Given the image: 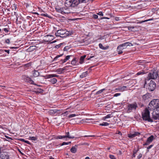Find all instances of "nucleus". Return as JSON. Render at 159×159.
<instances>
[{
	"label": "nucleus",
	"instance_id": "nucleus-54",
	"mask_svg": "<svg viewBox=\"0 0 159 159\" xmlns=\"http://www.w3.org/2000/svg\"><path fill=\"white\" fill-rule=\"evenodd\" d=\"M98 15L101 16H103V14L102 12L100 11L99 12L98 14Z\"/></svg>",
	"mask_w": 159,
	"mask_h": 159
},
{
	"label": "nucleus",
	"instance_id": "nucleus-55",
	"mask_svg": "<svg viewBox=\"0 0 159 159\" xmlns=\"http://www.w3.org/2000/svg\"><path fill=\"white\" fill-rule=\"evenodd\" d=\"M6 43L9 44L10 43V40L9 39H7L5 40Z\"/></svg>",
	"mask_w": 159,
	"mask_h": 159
},
{
	"label": "nucleus",
	"instance_id": "nucleus-46",
	"mask_svg": "<svg viewBox=\"0 0 159 159\" xmlns=\"http://www.w3.org/2000/svg\"><path fill=\"white\" fill-rule=\"evenodd\" d=\"M41 15L42 16H44L48 17V18H50V16H49V15H48L47 14H41Z\"/></svg>",
	"mask_w": 159,
	"mask_h": 159
},
{
	"label": "nucleus",
	"instance_id": "nucleus-29",
	"mask_svg": "<svg viewBox=\"0 0 159 159\" xmlns=\"http://www.w3.org/2000/svg\"><path fill=\"white\" fill-rule=\"evenodd\" d=\"M153 109V111L155 112H157V113H159V106H157L156 107H155Z\"/></svg>",
	"mask_w": 159,
	"mask_h": 159
},
{
	"label": "nucleus",
	"instance_id": "nucleus-19",
	"mask_svg": "<svg viewBox=\"0 0 159 159\" xmlns=\"http://www.w3.org/2000/svg\"><path fill=\"white\" fill-rule=\"evenodd\" d=\"M75 146H76V147H77V146L76 145L75 146L72 147L70 149V150L71 152L75 153L76 152L77 149V148L75 147Z\"/></svg>",
	"mask_w": 159,
	"mask_h": 159
},
{
	"label": "nucleus",
	"instance_id": "nucleus-56",
	"mask_svg": "<svg viewBox=\"0 0 159 159\" xmlns=\"http://www.w3.org/2000/svg\"><path fill=\"white\" fill-rule=\"evenodd\" d=\"M142 157V154L140 153L139 154V155L138 156V158L139 159L140 158Z\"/></svg>",
	"mask_w": 159,
	"mask_h": 159
},
{
	"label": "nucleus",
	"instance_id": "nucleus-60",
	"mask_svg": "<svg viewBox=\"0 0 159 159\" xmlns=\"http://www.w3.org/2000/svg\"><path fill=\"white\" fill-rule=\"evenodd\" d=\"M25 142L27 143V144H31V143H30L28 141H27V140H25Z\"/></svg>",
	"mask_w": 159,
	"mask_h": 159
},
{
	"label": "nucleus",
	"instance_id": "nucleus-15",
	"mask_svg": "<svg viewBox=\"0 0 159 159\" xmlns=\"http://www.w3.org/2000/svg\"><path fill=\"white\" fill-rule=\"evenodd\" d=\"M124 48L122 47L121 45H119L118 47L117 48V51L118 52V54H122L123 53V52L122 50L124 49Z\"/></svg>",
	"mask_w": 159,
	"mask_h": 159
},
{
	"label": "nucleus",
	"instance_id": "nucleus-31",
	"mask_svg": "<svg viewBox=\"0 0 159 159\" xmlns=\"http://www.w3.org/2000/svg\"><path fill=\"white\" fill-rule=\"evenodd\" d=\"M109 125V124L107 123V122H104L100 124L99 125L100 126H107L108 125Z\"/></svg>",
	"mask_w": 159,
	"mask_h": 159
},
{
	"label": "nucleus",
	"instance_id": "nucleus-62",
	"mask_svg": "<svg viewBox=\"0 0 159 159\" xmlns=\"http://www.w3.org/2000/svg\"><path fill=\"white\" fill-rule=\"evenodd\" d=\"M19 140L23 142H25V140L24 139H19Z\"/></svg>",
	"mask_w": 159,
	"mask_h": 159
},
{
	"label": "nucleus",
	"instance_id": "nucleus-7",
	"mask_svg": "<svg viewBox=\"0 0 159 159\" xmlns=\"http://www.w3.org/2000/svg\"><path fill=\"white\" fill-rule=\"evenodd\" d=\"M156 87L155 83L152 80H151L148 87V89L150 91H153Z\"/></svg>",
	"mask_w": 159,
	"mask_h": 159
},
{
	"label": "nucleus",
	"instance_id": "nucleus-61",
	"mask_svg": "<svg viewBox=\"0 0 159 159\" xmlns=\"http://www.w3.org/2000/svg\"><path fill=\"white\" fill-rule=\"evenodd\" d=\"M95 136L93 135H85L84 137H94Z\"/></svg>",
	"mask_w": 159,
	"mask_h": 159
},
{
	"label": "nucleus",
	"instance_id": "nucleus-18",
	"mask_svg": "<svg viewBox=\"0 0 159 159\" xmlns=\"http://www.w3.org/2000/svg\"><path fill=\"white\" fill-rule=\"evenodd\" d=\"M126 88V86H123L122 87H119L117 88L116 89V90H118L121 91H123L125 90Z\"/></svg>",
	"mask_w": 159,
	"mask_h": 159
},
{
	"label": "nucleus",
	"instance_id": "nucleus-40",
	"mask_svg": "<svg viewBox=\"0 0 159 159\" xmlns=\"http://www.w3.org/2000/svg\"><path fill=\"white\" fill-rule=\"evenodd\" d=\"M56 138L57 139H64L65 138V137L64 136H61V135H60L58 136Z\"/></svg>",
	"mask_w": 159,
	"mask_h": 159
},
{
	"label": "nucleus",
	"instance_id": "nucleus-23",
	"mask_svg": "<svg viewBox=\"0 0 159 159\" xmlns=\"http://www.w3.org/2000/svg\"><path fill=\"white\" fill-rule=\"evenodd\" d=\"M154 136L153 135H151L150 137H148L147 140L148 142H149L150 143L152 142L153 140L154 139Z\"/></svg>",
	"mask_w": 159,
	"mask_h": 159
},
{
	"label": "nucleus",
	"instance_id": "nucleus-1",
	"mask_svg": "<svg viewBox=\"0 0 159 159\" xmlns=\"http://www.w3.org/2000/svg\"><path fill=\"white\" fill-rule=\"evenodd\" d=\"M142 118L144 120L151 122L153 121V120L150 118V112L147 108H146L144 112H142Z\"/></svg>",
	"mask_w": 159,
	"mask_h": 159
},
{
	"label": "nucleus",
	"instance_id": "nucleus-35",
	"mask_svg": "<svg viewBox=\"0 0 159 159\" xmlns=\"http://www.w3.org/2000/svg\"><path fill=\"white\" fill-rule=\"evenodd\" d=\"M136 26H129L128 27V30L131 31H134V30H133V29H134Z\"/></svg>",
	"mask_w": 159,
	"mask_h": 159
},
{
	"label": "nucleus",
	"instance_id": "nucleus-4",
	"mask_svg": "<svg viewBox=\"0 0 159 159\" xmlns=\"http://www.w3.org/2000/svg\"><path fill=\"white\" fill-rule=\"evenodd\" d=\"M157 77H159V75L158 74V72L155 70L154 71H151L149 73L148 75V79H156Z\"/></svg>",
	"mask_w": 159,
	"mask_h": 159
},
{
	"label": "nucleus",
	"instance_id": "nucleus-45",
	"mask_svg": "<svg viewBox=\"0 0 159 159\" xmlns=\"http://www.w3.org/2000/svg\"><path fill=\"white\" fill-rule=\"evenodd\" d=\"M148 95H144L143 97V98L144 100H146L148 99Z\"/></svg>",
	"mask_w": 159,
	"mask_h": 159
},
{
	"label": "nucleus",
	"instance_id": "nucleus-10",
	"mask_svg": "<svg viewBox=\"0 0 159 159\" xmlns=\"http://www.w3.org/2000/svg\"><path fill=\"white\" fill-rule=\"evenodd\" d=\"M120 45H121L123 48H124V49H125L128 46H131L133 45L131 43L129 42H127Z\"/></svg>",
	"mask_w": 159,
	"mask_h": 159
},
{
	"label": "nucleus",
	"instance_id": "nucleus-33",
	"mask_svg": "<svg viewBox=\"0 0 159 159\" xmlns=\"http://www.w3.org/2000/svg\"><path fill=\"white\" fill-rule=\"evenodd\" d=\"M56 72H58V74H61L62 73V71L61 68H59L56 70Z\"/></svg>",
	"mask_w": 159,
	"mask_h": 159
},
{
	"label": "nucleus",
	"instance_id": "nucleus-34",
	"mask_svg": "<svg viewBox=\"0 0 159 159\" xmlns=\"http://www.w3.org/2000/svg\"><path fill=\"white\" fill-rule=\"evenodd\" d=\"M76 61L75 58H74L71 61V63L73 65H76Z\"/></svg>",
	"mask_w": 159,
	"mask_h": 159
},
{
	"label": "nucleus",
	"instance_id": "nucleus-49",
	"mask_svg": "<svg viewBox=\"0 0 159 159\" xmlns=\"http://www.w3.org/2000/svg\"><path fill=\"white\" fill-rule=\"evenodd\" d=\"M63 43H61L55 46V48H59L62 44Z\"/></svg>",
	"mask_w": 159,
	"mask_h": 159
},
{
	"label": "nucleus",
	"instance_id": "nucleus-11",
	"mask_svg": "<svg viewBox=\"0 0 159 159\" xmlns=\"http://www.w3.org/2000/svg\"><path fill=\"white\" fill-rule=\"evenodd\" d=\"M140 133L137 132H134V134H128V137L129 138H133L135 137L136 136H138L139 134H140Z\"/></svg>",
	"mask_w": 159,
	"mask_h": 159
},
{
	"label": "nucleus",
	"instance_id": "nucleus-13",
	"mask_svg": "<svg viewBox=\"0 0 159 159\" xmlns=\"http://www.w3.org/2000/svg\"><path fill=\"white\" fill-rule=\"evenodd\" d=\"M56 11L59 13H60L62 14H64L65 13H68L64 11V8L62 7H60V8H56Z\"/></svg>",
	"mask_w": 159,
	"mask_h": 159
},
{
	"label": "nucleus",
	"instance_id": "nucleus-37",
	"mask_svg": "<svg viewBox=\"0 0 159 159\" xmlns=\"http://www.w3.org/2000/svg\"><path fill=\"white\" fill-rule=\"evenodd\" d=\"M63 54H61L59 55H58L57 56H56L53 59V61H56L58 58L59 57L62 56L63 55Z\"/></svg>",
	"mask_w": 159,
	"mask_h": 159
},
{
	"label": "nucleus",
	"instance_id": "nucleus-57",
	"mask_svg": "<svg viewBox=\"0 0 159 159\" xmlns=\"http://www.w3.org/2000/svg\"><path fill=\"white\" fill-rule=\"evenodd\" d=\"M150 143L149 142H148V141L147 140L146 142L144 145H149Z\"/></svg>",
	"mask_w": 159,
	"mask_h": 159
},
{
	"label": "nucleus",
	"instance_id": "nucleus-30",
	"mask_svg": "<svg viewBox=\"0 0 159 159\" xmlns=\"http://www.w3.org/2000/svg\"><path fill=\"white\" fill-rule=\"evenodd\" d=\"M139 149L137 150L136 149H134L133 151V154L132 155V157H135V154L137 152Z\"/></svg>",
	"mask_w": 159,
	"mask_h": 159
},
{
	"label": "nucleus",
	"instance_id": "nucleus-3",
	"mask_svg": "<svg viewBox=\"0 0 159 159\" xmlns=\"http://www.w3.org/2000/svg\"><path fill=\"white\" fill-rule=\"evenodd\" d=\"M67 31L65 30L61 29L57 31L55 33V35L57 37H60L64 38L66 36Z\"/></svg>",
	"mask_w": 159,
	"mask_h": 159
},
{
	"label": "nucleus",
	"instance_id": "nucleus-2",
	"mask_svg": "<svg viewBox=\"0 0 159 159\" xmlns=\"http://www.w3.org/2000/svg\"><path fill=\"white\" fill-rule=\"evenodd\" d=\"M138 107V105L136 102L129 103L127 107V112L129 113L131 112L133 110H136Z\"/></svg>",
	"mask_w": 159,
	"mask_h": 159
},
{
	"label": "nucleus",
	"instance_id": "nucleus-38",
	"mask_svg": "<svg viewBox=\"0 0 159 159\" xmlns=\"http://www.w3.org/2000/svg\"><path fill=\"white\" fill-rule=\"evenodd\" d=\"M43 91V90L40 89H38L37 91H35V93H40Z\"/></svg>",
	"mask_w": 159,
	"mask_h": 159
},
{
	"label": "nucleus",
	"instance_id": "nucleus-41",
	"mask_svg": "<svg viewBox=\"0 0 159 159\" xmlns=\"http://www.w3.org/2000/svg\"><path fill=\"white\" fill-rule=\"evenodd\" d=\"M70 143H71V142H64L61 144V146H63L65 145H68Z\"/></svg>",
	"mask_w": 159,
	"mask_h": 159
},
{
	"label": "nucleus",
	"instance_id": "nucleus-27",
	"mask_svg": "<svg viewBox=\"0 0 159 159\" xmlns=\"http://www.w3.org/2000/svg\"><path fill=\"white\" fill-rule=\"evenodd\" d=\"M105 90V89H102L98 91H97L95 94L96 95H99V94H101L103 92V91H104Z\"/></svg>",
	"mask_w": 159,
	"mask_h": 159
},
{
	"label": "nucleus",
	"instance_id": "nucleus-21",
	"mask_svg": "<svg viewBox=\"0 0 159 159\" xmlns=\"http://www.w3.org/2000/svg\"><path fill=\"white\" fill-rule=\"evenodd\" d=\"M66 135L64 136L65 137V138H68L69 139H74L75 137L73 136H70L69 134V132H67L66 133Z\"/></svg>",
	"mask_w": 159,
	"mask_h": 159
},
{
	"label": "nucleus",
	"instance_id": "nucleus-26",
	"mask_svg": "<svg viewBox=\"0 0 159 159\" xmlns=\"http://www.w3.org/2000/svg\"><path fill=\"white\" fill-rule=\"evenodd\" d=\"M39 75V72L38 71L34 70L33 73V75L34 77H37Z\"/></svg>",
	"mask_w": 159,
	"mask_h": 159
},
{
	"label": "nucleus",
	"instance_id": "nucleus-44",
	"mask_svg": "<svg viewBox=\"0 0 159 159\" xmlns=\"http://www.w3.org/2000/svg\"><path fill=\"white\" fill-rule=\"evenodd\" d=\"M94 56H91L89 57H87L86 59H87V60H94L93 59H91L94 58Z\"/></svg>",
	"mask_w": 159,
	"mask_h": 159
},
{
	"label": "nucleus",
	"instance_id": "nucleus-28",
	"mask_svg": "<svg viewBox=\"0 0 159 159\" xmlns=\"http://www.w3.org/2000/svg\"><path fill=\"white\" fill-rule=\"evenodd\" d=\"M66 33V36H67L70 35H72L74 33V31L73 30L69 31H67Z\"/></svg>",
	"mask_w": 159,
	"mask_h": 159
},
{
	"label": "nucleus",
	"instance_id": "nucleus-50",
	"mask_svg": "<svg viewBox=\"0 0 159 159\" xmlns=\"http://www.w3.org/2000/svg\"><path fill=\"white\" fill-rule=\"evenodd\" d=\"M93 17L95 19H96L98 18V16L96 15H93Z\"/></svg>",
	"mask_w": 159,
	"mask_h": 159
},
{
	"label": "nucleus",
	"instance_id": "nucleus-20",
	"mask_svg": "<svg viewBox=\"0 0 159 159\" xmlns=\"http://www.w3.org/2000/svg\"><path fill=\"white\" fill-rule=\"evenodd\" d=\"M36 49V46H32L30 47L27 49V50L29 52L35 50Z\"/></svg>",
	"mask_w": 159,
	"mask_h": 159
},
{
	"label": "nucleus",
	"instance_id": "nucleus-64",
	"mask_svg": "<svg viewBox=\"0 0 159 159\" xmlns=\"http://www.w3.org/2000/svg\"><path fill=\"white\" fill-rule=\"evenodd\" d=\"M14 15L16 16V17L17 16V14L15 12H14Z\"/></svg>",
	"mask_w": 159,
	"mask_h": 159
},
{
	"label": "nucleus",
	"instance_id": "nucleus-14",
	"mask_svg": "<svg viewBox=\"0 0 159 159\" xmlns=\"http://www.w3.org/2000/svg\"><path fill=\"white\" fill-rule=\"evenodd\" d=\"M43 76L45 77V78H52L54 77H58L59 76L55 74H52L50 75H47L45 76Z\"/></svg>",
	"mask_w": 159,
	"mask_h": 159
},
{
	"label": "nucleus",
	"instance_id": "nucleus-42",
	"mask_svg": "<svg viewBox=\"0 0 159 159\" xmlns=\"http://www.w3.org/2000/svg\"><path fill=\"white\" fill-rule=\"evenodd\" d=\"M145 74V72L144 71L139 72L137 73L136 74L137 75H141L144 74Z\"/></svg>",
	"mask_w": 159,
	"mask_h": 159
},
{
	"label": "nucleus",
	"instance_id": "nucleus-52",
	"mask_svg": "<svg viewBox=\"0 0 159 159\" xmlns=\"http://www.w3.org/2000/svg\"><path fill=\"white\" fill-rule=\"evenodd\" d=\"M120 95V93H116L114 94V97H117Z\"/></svg>",
	"mask_w": 159,
	"mask_h": 159
},
{
	"label": "nucleus",
	"instance_id": "nucleus-22",
	"mask_svg": "<svg viewBox=\"0 0 159 159\" xmlns=\"http://www.w3.org/2000/svg\"><path fill=\"white\" fill-rule=\"evenodd\" d=\"M1 159H8L9 156L8 154L5 153L2 154L1 155Z\"/></svg>",
	"mask_w": 159,
	"mask_h": 159
},
{
	"label": "nucleus",
	"instance_id": "nucleus-51",
	"mask_svg": "<svg viewBox=\"0 0 159 159\" xmlns=\"http://www.w3.org/2000/svg\"><path fill=\"white\" fill-rule=\"evenodd\" d=\"M70 55H68V56H66L65 59V60L67 61V60H68L70 59Z\"/></svg>",
	"mask_w": 159,
	"mask_h": 159
},
{
	"label": "nucleus",
	"instance_id": "nucleus-53",
	"mask_svg": "<svg viewBox=\"0 0 159 159\" xmlns=\"http://www.w3.org/2000/svg\"><path fill=\"white\" fill-rule=\"evenodd\" d=\"M2 30L6 32H8L9 31L8 29L6 28H4V29H3Z\"/></svg>",
	"mask_w": 159,
	"mask_h": 159
},
{
	"label": "nucleus",
	"instance_id": "nucleus-63",
	"mask_svg": "<svg viewBox=\"0 0 159 159\" xmlns=\"http://www.w3.org/2000/svg\"><path fill=\"white\" fill-rule=\"evenodd\" d=\"M108 46H106V47H104V48H103V50H106L108 48Z\"/></svg>",
	"mask_w": 159,
	"mask_h": 159
},
{
	"label": "nucleus",
	"instance_id": "nucleus-36",
	"mask_svg": "<svg viewBox=\"0 0 159 159\" xmlns=\"http://www.w3.org/2000/svg\"><path fill=\"white\" fill-rule=\"evenodd\" d=\"M151 20V19H148V20H144L140 21L139 22H137V24H141V23H142L143 22H146L148 21H150Z\"/></svg>",
	"mask_w": 159,
	"mask_h": 159
},
{
	"label": "nucleus",
	"instance_id": "nucleus-48",
	"mask_svg": "<svg viewBox=\"0 0 159 159\" xmlns=\"http://www.w3.org/2000/svg\"><path fill=\"white\" fill-rule=\"evenodd\" d=\"M99 46L100 48L103 50V48H104V47L103 46L102 44H101V43H99Z\"/></svg>",
	"mask_w": 159,
	"mask_h": 159
},
{
	"label": "nucleus",
	"instance_id": "nucleus-6",
	"mask_svg": "<svg viewBox=\"0 0 159 159\" xmlns=\"http://www.w3.org/2000/svg\"><path fill=\"white\" fill-rule=\"evenodd\" d=\"M89 1V0H71L72 7L76 6L80 3H86Z\"/></svg>",
	"mask_w": 159,
	"mask_h": 159
},
{
	"label": "nucleus",
	"instance_id": "nucleus-43",
	"mask_svg": "<svg viewBox=\"0 0 159 159\" xmlns=\"http://www.w3.org/2000/svg\"><path fill=\"white\" fill-rule=\"evenodd\" d=\"M77 115L75 114H71L69 115L68 117L69 118H70L72 117H74L75 116H76Z\"/></svg>",
	"mask_w": 159,
	"mask_h": 159
},
{
	"label": "nucleus",
	"instance_id": "nucleus-9",
	"mask_svg": "<svg viewBox=\"0 0 159 159\" xmlns=\"http://www.w3.org/2000/svg\"><path fill=\"white\" fill-rule=\"evenodd\" d=\"M152 118L154 120L159 119V113L154 111L152 113Z\"/></svg>",
	"mask_w": 159,
	"mask_h": 159
},
{
	"label": "nucleus",
	"instance_id": "nucleus-5",
	"mask_svg": "<svg viewBox=\"0 0 159 159\" xmlns=\"http://www.w3.org/2000/svg\"><path fill=\"white\" fill-rule=\"evenodd\" d=\"M157 106H159V100L154 99L151 101L149 103L148 108H150V107H152V106L153 107L151 108L153 109Z\"/></svg>",
	"mask_w": 159,
	"mask_h": 159
},
{
	"label": "nucleus",
	"instance_id": "nucleus-8",
	"mask_svg": "<svg viewBox=\"0 0 159 159\" xmlns=\"http://www.w3.org/2000/svg\"><path fill=\"white\" fill-rule=\"evenodd\" d=\"M22 79L25 81H26L31 84H34V82L32 79L28 77V76L25 75H23L22 76Z\"/></svg>",
	"mask_w": 159,
	"mask_h": 159
},
{
	"label": "nucleus",
	"instance_id": "nucleus-59",
	"mask_svg": "<svg viewBox=\"0 0 159 159\" xmlns=\"http://www.w3.org/2000/svg\"><path fill=\"white\" fill-rule=\"evenodd\" d=\"M152 146H153V145H151L148 146L147 147V149H149L151 148Z\"/></svg>",
	"mask_w": 159,
	"mask_h": 159
},
{
	"label": "nucleus",
	"instance_id": "nucleus-16",
	"mask_svg": "<svg viewBox=\"0 0 159 159\" xmlns=\"http://www.w3.org/2000/svg\"><path fill=\"white\" fill-rule=\"evenodd\" d=\"M59 111V110H57L56 109L51 110L48 111V113L50 115H53L56 113H58Z\"/></svg>",
	"mask_w": 159,
	"mask_h": 159
},
{
	"label": "nucleus",
	"instance_id": "nucleus-47",
	"mask_svg": "<svg viewBox=\"0 0 159 159\" xmlns=\"http://www.w3.org/2000/svg\"><path fill=\"white\" fill-rule=\"evenodd\" d=\"M109 157L111 159H116L115 157L113 155H109Z\"/></svg>",
	"mask_w": 159,
	"mask_h": 159
},
{
	"label": "nucleus",
	"instance_id": "nucleus-17",
	"mask_svg": "<svg viewBox=\"0 0 159 159\" xmlns=\"http://www.w3.org/2000/svg\"><path fill=\"white\" fill-rule=\"evenodd\" d=\"M49 80H48L50 81L52 84H55L57 82V80L56 79L53 78H49Z\"/></svg>",
	"mask_w": 159,
	"mask_h": 159
},
{
	"label": "nucleus",
	"instance_id": "nucleus-12",
	"mask_svg": "<svg viewBox=\"0 0 159 159\" xmlns=\"http://www.w3.org/2000/svg\"><path fill=\"white\" fill-rule=\"evenodd\" d=\"M65 5L66 7H72V3L71 0H66L65 3Z\"/></svg>",
	"mask_w": 159,
	"mask_h": 159
},
{
	"label": "nucleus",
	"instance_id": "nucleus-58",
	"mask_svg": "<svg viewBox=\"0 0 159 159\" xmlns=\"http://www.w3.org/2000/svg\"><path fill=\"white\" fill-rule=\"evenodd\" d=\"M67 61L66 60H65V59H61V61H62V63H65V62H66Z\"/></svg>",
	"mask_w": 159,
	"mask_h": 159
},
{
	"label": "nucleus",
	"instance_id": "nucleus-39",
	"mask_svg": "<svg viewBox=\"0 0 159 159\" xmlns=\"http://www.w3.org/2000/svg\"><path fill=\"white\" fill-rule=\"evenodd\" d=\"M30 139L32 140L35 141L37 139V138L36 137H29Z\"/></svg>",
	"mask_w": 159,
	"mask_h": 159
},
{
	"label": "nucleus",
	"instance_id": "nucleus-32",
	"mask_svg": "<svg viewBox=\"0 0 159 159\" xmlns=\"http://www.w3.org/2000/svg\"><path fill=\"white\" fill-rule=\"evenodd\" d=\"M111 114H108L106 116L103 117V119L105 120L106 119L110 118L111 117Z\"/></svg>",
	"mask_w": 159,
	"mask_h": 159
},
{
	"label": "nucleus",
	"instance_id": "nucleus-24",
	"mask_svg": "<svg viewBox=\"0 0 159 159\" xmlns=\"http://www.w3.org/2000/svg\"><path fill=\"white\" fill-rule=\"evenodd\" d=\"M86 55H84L83 56H81L80 57V64H82L83 63L84 61V59Z\"/></svg>",
	"mask_w": 159,
	"mask_h": 159
},
{
	"label": "nucleus",
	"instance_id": "nucleus-25",
	"mask_svg": "<svg viewBox=\"0 0 159 159\" xmlns=\"http://www.w3.org/2000/svg\"><path fill=\"white\" fill-rule=\"evenodd\" d=\"M88 72L87 71H86L84 72L80 76V77L81 78H84L86 76H87L88 75Z\"/></svg>",
	"mask_w": 159,
	"mask_h": 159
}]
</instances>
